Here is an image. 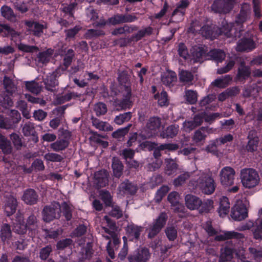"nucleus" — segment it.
I'll use <instances>...</instances> for the list:
<instances>
[{
	"label": "nucleus",
	"instance_id": "obj_1",
	"mask_svg": "<svg viewBox=\"0 0 262 262\" xmlns=\"http://www.w3.org/2000/svg\"><path fill=\"white\" fill-rule=\"evenodd\" d=\"M189 186L193 189L199 188L206 194L213 193L215 184L212 178V173L209 169L199 170L189 182Z\"/></svg>",
	"mask_w": 262,
	"mask_h": 262
},
{
	"label": "nucleus",
	"instance_id": "obj_2",
	"mask_svg": "<svg viewBox=\"0 0 262 262\" xmlns=\"http://www.w3.org/2000/svg\"><path fill=\"white\" fill-rule=\"evenodd\" d=\"M250 6L249 4H244L241 7L239 13L237 16L234 23L226 24L221 28V32L224 33L228 37L238 35L237 31H241L243 23L246 21L250 13Z\"/></svg>",
	"mask_w": 262,
	"mask_h": 262
},
{
	"label": "nucleus",
	"instance_id": "obj_3",
	"mask_svg": "<svg viewBox=\"0 0 262 262\" xmlns=\"http://www.w3.org/2000/svg\"><path fill=\"white\" fill-rule=\"evenodd\" d=\"M240 179L243 186L248 189L256 187L260 181L257 171L251 168L242 169L240 172Z\"/></svg>",
	"mask_w": 262,
	"mask_h": 262
},
{
	"label": "nucleus",
	"instance_id": "obj_4",
	"mask_svg": "<svg viewBox=\"0 0 262 262\" xmlns=\"http://www.w3.org/2000/svg\"><path fill=\"white\" fill-rule=\"evenodd\" d=\"M249 253H246L243 248H241L236 252V255L241 262H250L254 259L257 262L262 260V247H250L248 249Z\"/></svg>",
	"mask_w": 262,
	"mask_h": 262
},
{
	"label": "nucleus",
	"instance_id": "obj_5",
	"mask_svg": "<svg viewBox=\"0 0 262 262\" xmlns=\"http://www.w3.org/2000/svg\"><path fill=\"white\" fill-rule=\"evenodd\" d=\"M167 219L168 216L166 213L164 212L161 213L146 229L148 238L151 239L157 236L166 225Z\"/></svg>",
	"mask_w": 262,
	"mask_h": 262
},
{
	"label": "nucleus",
	"instance_id": "obj_6",
	"mask_svg": "<svg viewBox=\"0 0 262 262\" xmlns=\"http://www.w3.org/2000/svg\"><path fill=\"white\" fill-rule=\"evenodd\" d=\"M61 214V206L59 203L52 202L44 207L42 215V219L46 222H50L55 219H58Z\"/></svg>",
	"mask_w": 262,
	"mask_h": 262
},
{
	"label": "nucleus",
	"instance_id": "obj_7",
	"mask_svg": "<svg viewBox=\"0 0 262 262\" xmlns=\"http://www.w3.org/2000/svg\"><path fill=\"white\" fill-rule=\"evenodd\" d=\"M235 3V0H214L211 8L215 13L225 14L231 11Z\"/></svg>",
	"mask_w": 262,
	"mask_h": 262
},
{
	"label": "nucleus",
	"instance_id": "obj_8",
	"mask_svg": "<svg viewBox=\"0 0 262 262\" xmlns=\"http://www.w3.org/2000/svg\"><path fill=\"white\" fill-rule=\"evenodd\" d=\"M248 215L247 209L242 201L236 202L232 208L231 216L235 221H240L245 219Z\"/></svg>",
	"mask_w": 262,
	"mask_h": 262
},
{
	"label": "nucleus",
	"instance_id": "obj_9",
	"mask_svg": "<svg viewBox=\"0 0 262 262\" xmlns=\"http://www.w3.org/2000/svg\"><path fill=\"white\" fill-rule=\"evenodd\" d=\"M235 171L230 167L226 166L223 168L220 172V181L224 186H231L233 184Z\"/></svg>",
	"mask_w": 262,
	"mask_h": 262
},
{
	"label": "nucleus",
	"instance_id": "obj_10",
	"mask_svg": "<svg viewBox=\"0 0 262 262\" xmlns=\"http://www.w3.org/2000/svg\"><path fill=\"white\" fill-rule=\"evenodd\" d=\"M212 133L213 129L211 128L202 127L194 132L192 141L196 145H202L205 142L207 135Z\"/></svg>",
	"mask_w": 262,
	"mask_h": 262
},
{
	"label": "nucleus",
	"instance_id": "obj_11",
	"mask_svg": "<svg viewBox=\"0 0 262 262\" xmlns=\"http://www.w3.org/2000/svg\"><path fill=\"white\" fill-rule=\"evenodd\" d=\"M150 254L148 249L142 247L138 249L135 253L128 257L129 262H146Z\"/></svg>",
	"mask_w": 262,
	"mask_h": 262
},
{
	"label": "nucleus",
	"instance_id": "obj_12",
	"mask_svg": "<svg viewBox=\"0 0 262 262\" xmlns=\"http://www.w3.org/2000/svg\"><path fill=\"white\" fill-rule=\"evenodd\" d=\"M13 230L14 232L19 234H25L27 228L24 222V215L20 211H18L15 216V219L12 221Z\"/></svg>",
	"mask_w": 262,
	"mask_h": 262
},
{
	"label": "nucleus",
	"instance_id": "obj_13",
	"mask_svg": "<svg viewBox=\"0 0 262 262\" xmlns=\"http://www.w3.org/2000/svg\"><path fill=\"white\" fill-rule=\"evenodd\" d=\"M60 69L58 68L52 73H50L47 75L46 77L43 79V82L47 90L53 91L54 88L58 85V82L56 78L60 75Z\"/></svg>",
	"mask_w": 262,
	"mask_h": 262
},
{
	"label": "nucleus",
	"instance_id": "obj_14",
	"mask_svg": "<svg viewBox=\"0 0 262 262\" xmlns=\"http://www.w3.org/2000/svg\"><path fill=\"white\" fill-rule=\"evenodd\" d=\"M143 230V227L133 223L128 224L126 227V234L132 241L139 240Z\"/></svg>",
	"mask_w": 262,
	"mask_h": 262
},
{
	"label": "nucleus",
	"instance_id": "obj_15",
	"mask_svg": "<svg viewBox=\"0 0 262 262\" xmlns=\"http://www.w3.org/2000/svg\"><path fill=\"white\" fill-rule=\"evenodd\" d=\"M256 43L253 39L244 38L238 41L236 50L239 52H250L256 48Z\"/></svg>",
	"mask_w": 262,
	"mask_h": 262
},
{
	"label": "nucleus",
	"instance_id": "obj_16",
	"mask_svg": "<svg viewBox=\"0 0 262 262\" xmlns=\"http://www.w3.org/2000/svg\"><path fill=\"white\" fill-rule=\"evenodd\" d=\"M17 204V201L14 196L12 195L6 196L4 210L7 216H10L15 212Z\"/></svg>",
	"mask_w": 262,
	"mask_h": 262
},
{
	"label": "nucleus",
	"instance_id": "obj_17",
	"mask_svg": "<svg viewBox=\"0 0 262 262\" xmlns=\"http://www.w3.org/2000/svg\"><path fill=\"white\" fill-rule=\"evenodd\" d=\"M108 173L105 170H101L94 174V183L99 188L105 187L108 183Z\"/></svg>",
	"mask_w": 262,
	"mask_h": 262
},
{
	"label": "nucleus",
	"instance_id": "obj_18",
	"mask_svg": "<svg viewBox=\"0 0 262 262\" xmlns=\"http://www.w3.org/2000/svg\"><path fill=\"white\" fill-rule=\"evenodd\" d=\"M104 219L107 223L108 226L110 228V230L106 227H103V230H104L105 233L108 234L110 235V236L113 238L114 245L115 246H118L120 244V242L117 235L114 231V230L116 228L115 223L113 222L106 215L104 216Z\"/></svg>",
	"mask_w": 262,
	"mask_h": 262
},
{
	"label": "nucleus",
	"instance_id": "obj_19",
	"mask_svg": "<svg viewBox=\"0 0 262 262\" xmlns=\"http://www.w3.org/2000/svg\"><path fill=\"white\" fill-rule=\"evenodd\" d=\"M28 31H31L33 34L39 37L43 33V29L47 28L46 26L40 24L33 21H26L25 23Z\"/></svg>",
	"mask_w": 262,
	"mask_h": 262
},
{
	"label": "nucleus",
	"instance_id": "obj_20",
	"mask_svg": "<svg viewBox=\"0 0 262 262\" xmlns=\"http://www.w3.org/2000/svg\"><path fill=\"white\" fill-rule=\"evenodd\" d=\"M185 205L187 208L191 210L198 209L202 204V200L198 196L187 194L185 197Z\"/></svg>",
	"mask_w": 262,
	"mask_h": 262
},
{
	"label": "nucleus",
	"instance_id": "obj_21",
	"mask_svg": "<svg viewBox=\"0 0 262 262\" xmlns=\"http://www.w3.org/2000/svg\"><path fill=\"white\" fill-rule=\"evenodd\" d=\"M168 200L173 206V209L176 212H183L184 207L183 204L179 203L180 195L176 191L170 192L168 195Z\"/></svg>",
	"mask_w": 262,
	"mask_h": 262
},
{
	"label": "nucleus",
	"instance_id": "obj_22",
	"mask_svg": "<svg viewBox=\"0 0 262 262\" xmlns=\"http://www.w3.org/2000/svg\"><path fill=\"white\" fill-rule=\"evenodd\" d=\"M244 238L243 234L234 231H223L220 234L215 237V240L217 241H224L233 238L242 239Z\"/></svg>",
	"mask_w": 262,
	"mask_h": 262
},
{
	"label": "nucleus",
	"instance_id": "obj_23",
	"mask_svg": "<svg viewBox=\"0 0 262 262\" xmlns=\"http://www.w3.org/2000/svg\"><path fill=\"white\" fill-rule=\"evenodd\" d=\"M118 190L120 194L121 195H132L136 192L137 190V187L136 185H135L129 182L128 180H126L119 185Z\"/></svg>",
	"mask_w": 262,
	"mask_h": 262
},
{
	"label": "nucleus",
	"instance_id": "obj_24",
	"mask_svg": "<svg viewBox=\"0 0 262 262\" xmlns=\"http://www.w3.org/2000/svg\"><path fill=\"white\" fill-rule=\"evenodd\" d=\"M230 204L228 198L225 196H222L220 199V205L218 208V212L221 217H224L229 212Z\"/></svg>",
	"mask_w": 262,
	"mask_h": 262
},
{
	"label": "nucleus",
	"instance_id": "obj_25",
	"mask_svg": "<svg viewBox=\"0 0 262 262\" xmlns=\"http://www.w3.org/2000/svg\"><path fill=\"white\" fill-rule=\"evenodd\" d=\"M21 199L27 204L33 205L37 203L38 195L34 190L28 189L25 191Z\"/></svg>",
	"mask_w": 262,
	"mask_h": 262
},
{
	"label": "nucleus",
	"instance_id": "obj_26",
	"mask_svg": "<svg viewBox=\"0 0 262 262\" xmlns=\"http://www.w3.org/2000/svg\"><path fill=\"white\" fill-rule=\"evenodd\" d=\"M92 123L96 129L101 131L109 132L113 130V127L108 123L101 121L94 117H92Z\"/></svg>",
	"mask_w": 262,
	"mask_h": 262
},
{
	"label": "nucleus",
	"instance_id": "obj_27",
	"mask_svg": "<svg viewBox=\"0 0 262 262\" xmlns=\"http://www.w3.org/2000/svg\"><path fill=\"white\" fill-rule=\"evenodd\" d=\"M12 235L10 226L8 224H4L2 226L0 230V238L1 240L4 243L9 244Z\"/></svg>",
	"mask_w": 262,
	"mask_h": 262
},
{
	"label": "nucleus",
	"instance_id": "obj_28",
	"mask_svg": "<svg viewBox=\"0 0 262 262\" xmlns=\"http://www.w3.org/2000/svg\"><path fill=\"white\" fill-rule=\"evenodd\" d=\"M232 80V77L230 75H226L215 79L211 84L219 88H225L230 84Z\"/></svg>",
	"mask_w": 262,
	"mask_h": 262
},
{
	"label": "nucleus",
	"instance_id": "obj_29",
	"mask_svg": "<svg viewBox=\"0 0 262 262\" xmlns=\"http://www.w3.org/2000/svg\"><path fill=\"white\" fill-rule=\"evenodd\" d=\"M251 74V70L249 67L246 66L244 62H241L238 69L236 78L239 80L247 79Z\"/></svg>",
	"mask_w": 262,
	"mask_h": 262
},
{
	"label": "nucleus",
	"instance_id": "obj_30",
	"mask_svg": "<svg viewBox=\"0 0 262 262\" xmlns=\"http://www.w3.org/2000/svg\"><path fill=\"white\" fill-rule=\"evenodd\" d=\"M3 84L6 92L10 95L12 96L17 92V87L13 81L6 76L4 77Z\"/></svg>",
	"mask_w": 262,
	"mask_h": 262
},
{
	"label": "nucleus",
	"instance_id": "obj_31",
	"mask_svg": "<svg viewBox=\"0 0 262 262\" xmlns=\"http://www.w3.org/2000/svg\"><path fill=\"white\" fill-rule=\"evenodd\" d=\"M165 163V174L168 176H171L174 174L178 168V165L176 162L172 159H166Z\"/></svg>",
	"mask_w": 262,
	"mask_h": 262
},
{
	"label": "nucleus",
	"instance_id": "obj_32",
	"mask_svg": "<svg viewBox=\"0 0 262 262\" xmlns=\"http://www.w3.org/2000/svg\"><path fill=\"white\" fill-rule=\"evenodd\" d=\"M131 96L132 89L128 88L127 91H125V93L123 94L124 98L118 104L119 106L123 110L130 108L133 105L130 100Z\"/></svg>",
	"mask_w": 262,
	"mask_h": 262
},
{
	"label": "nucleus",
	"instance_id": "obj_33",
	"mask_svg": "<svg viewBox=\"0 0 262 262\" xmlns=\"http://www.w3.org/2000/svg\"><path fill=\"white\" fill-rule=\"evenodd\" d=\"M69 145V142L59 139L50 144L51 148L54 151H60L65 150Z\"/></svg>",
	"mask_w": 262,
	"mask_h": 262
},
{
	"label": "nucleus",
	"instance_id": "obj_34",
	"mask_svg": "<svg viewBox=\"0 0 262 262\" xmlns=\"http://www.w3.org/2000/svg\"><path fill=\"white\" fill-rule=\"evenodd\" d=\"M0 149L4 154H10L12 148L11 142L4 135L0 133Z\"/></svg>",
	"mask_w": 262,
	"mask_h": 262
},
{
	"label": "nucleus",
	"instance_id": "obj_35",
	"mask_svg": "<svg viewBox=\"0 0 262 262\" xmlns=\"http://www.w3.org/2000/svg\"><path fill=\"white\" fill-rule=\"evenodd\" d=\"M0 33L4 36H11L12 39L20 35L19 33L16 32L6 24H0Z\"/></svg>",
	"mask_w": 262,
	"mask_h": 262
},
{
	"label": "nucleus",
	"instance_id": "obj_36",
	"mask_svg": "<svg viewBox=\"0 0 262 262\" xmlns=\"http://www.w3.org/2000/svg\"><path fill=\"white\" fill-rule=\"evenodd\" d=\"M112 167L114 175L117 178L120 177L122 174L123 165L118 158L116 157L113 158Z\"/></svg>",
	"mask_w": 262,
	"mask_h": 262
},
{
	"label": "nucleus",
	"instance_id": "obj_37",
	"mask_svg": "<svg viewBox=\"0 0 262 262\" xmlns=\"http://www.w3.org/2000/svg\"><path fill=\"white\" fill-rule=\"evenodd\" d=\"M74 52L72 49H69L66 53L63 60V67H59L61 71L66 70L71 64L74 57Z\"/></svg>",
	"mask_w": 262,
	"mask_h": 262
},
{
	"label": "nucleus",
	"instance_id": "obj_38",
	"mask_svg": "<svg viewBox=\"0 0 262 262\" xmlns=\"http://www.w3.org/2000/svg\"><path fill=\"white\" fill-rule=\"evenodd\" d=\"M118 79L119 83L124 86L125 91H127L128 88L131 89L129 76L126 72H122L120 73Z\"/></svg>",
	"mask_w": 262,
	"mask_h": 262
},
{
	"label": "nucleus",
	"instance_id": "obj_39",
	"mask_svg": "<svg viewBox=\"0 0 262 262\" xmlns=\"http://www.w3.org/2000/svg\"><path fill=\"white\" fill-rule=\"evenodd\" d=\"M177 76L174 72H167L162 76V82L166 86H171L176 81Z\"/></svg>",
	"mask_w": 262,
	"mask_h": 262
},
{
	"label": "nucleus",
	"instance_id": "obj_40",
	"mask_svg": "<svg viewBox=\"0 0 262 262\" xmlns=\"http://www.w3.org/2000/svg\"><path fill=\"white\" fill-rule=\"evenodd\" d=\"M180 82L184 84H189L193 79V75L188 71L182 70L179 74Z\"/></svg>",
	"mask_w": 262,
	"mask_h": 262
},
{
	"label": "nucleus",
	"instance_id": "obj_41",
	"mask_svg": "<svg viewBox=\"0 0 262 262\" xmlns=\"http://www.w3.org/2000/svg\"><path fill=\"white\" fill-rule=\"evenodd\" d=\"M179 125H171L167 127L165 132L161 134V136L163 138H173L176 136L179 131Z\"/></svg>",
	"mask_w": 262,
	"mask_h": 262
},
{
	"label": "nucleus",
	"instance_id": "obj_42",
	"mask_svg": "<svg viewBox=\"0 0 262 262\" xmlns=\"http://www.w3.org/2000/svg\"><path fill=\"white\" fill-rule=\"evenodd\" d=\"M160 126L161 120L157 117L150 118L146 124L147 127L151 131H153L154 133L158 130Z\"/></svg>",
	"mask_w": 262,
	"mask_h": 262
},
{
	"label": "nucleus",
	"instance_id": "obj_43",
	"mask_svg": "<svg viewBox=\"0 0 262 262\" xmlns=\"http://www.w3.org/2000/svg\"><path fill=\"white\" fill-rule=\"evenodd\" d=\"M209 55L210 57L215 60L217 62H221L225 59L226 54L224 51L221 50L214 49L209 52Z\"/></svg>",
	"mask_w": 262,
	"mask_h": 262
},
{
	"label": "nucleus",
	"instance_id": "obj_44",
	"mask_svg": "<svg viewBox=\"0 0 262 262\" xmlns=\"http://www.w3.org/2000/svg\"><path fill=\"white\" fill-rule=\"evenodd\" d=\"M233 255V249L229 247H225L221 251L220 255V260L222 262L228 261L230 260Z\"/></svg>",
	"mask_w": 262,
	"mask_h": 262
},
{
	"label": "nucleus",
	"instance_id": "obj_45",
	"mask_svg": "<svg viewBox=\"0 0 262 262\" xmlns=\"http://www.w3.org/2000/svg\"><path fill=\"white\" fill-rule=\"evenodd\" d=\"M154 98L157 100L158 104L161 106H167L169 102L167 95L166 92L163 91L160 93H157L154 95Z\"/></svg>",
	"mask_w": 262,
	"mask_h": 262
},
{
	"label": "nucleus",
	"instance_id": "obj_46",
	"mask_svg": "<svg viewBox=\"0 0 262 262\" xmlns=\"http://www.w3.org/2000/svg\"><path fill=\"white\" fill-rule=\"evenodd\" d=\"M26 225L29 230L35 232L37 228V219L36 216L33 214L29 216Z\"/></svg>",
	"mask_w": 262,
	"mask_h": 262
},
{
	"label": "nucleus",
	"instance_id": "obj_47",
	"mask_svg": "<svg viewBox=\"0 0 262 262\" xmlns=\"http://www.w3.org/2000/svg\"><path fill=\"white\" fill-rule=\"evenodd\" d=\"M22 132L25 136H35L36 132L34 124L30 122L25 123L23 126Z\"/></svg>",
	"mask_w": 262,
	"mask_h": 262
},
{
	"label": "nucleus",
	"instance_id": "obj_48",
	"mask_svg": "<svg viewBox=\"0 0 262 262\" xmlns=\"http://www.w3.org/2000/svg\"><path fill=\"white\" fill-rule=\"evenodd\" d=\"M26 87L29 92L35 94H38L41 91V86L34 81H27Z\"/></svg>",
	"mask_w": 262,
	"mask_h": 262
},
{
	"label": "nucleus",
	"instance_id": "obj_49",
	"mask_svg": "<svg viewBox=\"0 0 262 262\" xmlns=\"http://www.w3.org/2000/svg\"><path fill=\"white\" fill-rule=\"evenodd\" d=\"M153 29L150 27H148L141 29L138 32L132 36V39H135L137 41L140 40L146 35H150L152 33Z\"/></svg>",
	"mask_w": 262,
	"mask_h": 262
},
{
	"label": "nucleus",
	"instance_id": "obj_50",
	"mask_svg": "<svg viewBox=\"0 0 262 262\" xmlns=\"http://www.w3.org/2000/svg\"><path fill=\"white\" fill-rule=\"evenodd\" d=\"M132 116L131 112H128L117 116L114 119V122L118 125H121L123 123L130 120Z\"/></svg>",
	"mask_w": 262,
	"mask_h": 262
},
{
	"label": "nucleus",
	"instance_id": "obj_51",
	"mask_svg": "<svg viewBox=\"0 0 262 262\" xmlns=\"http://www.w3.org/2000/svg\"><path fill=\"white\" fill-rule=\"evenodd\" d=\"M2 15L8 20H13L15 18L13 10L7 6H3L1 9Z\"/></svg>",
	"mask_w": 262,
	"mask_h": 262
},
{
	"label": "nucleus",
	"instance_id": "obj_52",
	"mask_svg": "<svg viewBox=\"0 0 262 262\" xmlns=\"http://www.w3.org/2000/svg\"><path fill=\"white\" fill-rule=\"evenodd\" d=\"M44 159L48 162H60L63 158L60 155L54 152H48L43 156Z\"/></svg>",
	"mask_w": 262,
	"mask_h": 262
},
{
	"label": "nucleus",
	"instance_id": "obj_53",
	"mask_svg": "<svg viewBox=\"0 0 262 262\" xmlns=\"http://www.w3.org/2000/svg\"><path fill=\"white\" fill-rule=\"evenodd\" d=\"M17 48L20 51L26 53L37 52L39 48L35 46H30L23 43H19L17 45Z\"/></svg>",
	"mask_w": 262,
	"mask_h": 262
},
{
	"label": "nucleus",
	"instance_id": "obj_54",
	"mask_svg": "<svg viewBox=\"0 0 262 262\" xmlns=\"http://www.w3.org/2000/svg\"><path fill=\"white\" fill-rule=\"evenodd\" d=\"M199 210L200 213H208L213 209V201L211 200H207L201 204Z\"/></svg>",
	"mask_w": 262,
	"mask_h": 262
},
{
	"label": "nucleus",
	"instance_id": "obj_55",
	"mask_svg": "<svg viewBox=\"0 0 262 262\" xmlns=\"http://www.w3.org/2000/svg\"><path fill=\"white\" fill-rule=\"evenodd\" d=\"M185 96L187 101L190 104H194L197 101L198 95L195 91L187 90L185 92Z\"/></svg>",
	"mask_w": 262,
	"mask_h": 262
},
{
	"label": "nucleus",
	"instance_id": "obj_56",
	"mask_svg": "<svg viewBox=\"0 0 262 262\" xmlns=\"http://www.w3.org/2000/svg\"><path fill=\"white\" fill-rule=\"evenodd\" d=\"M94 111L98 116L104 115L107 112L106 105L102 102L96 103L94 106Z\"/></svg>",
	"mask_w": 262,
	"mask_h": 262
},
{
	"label": "nucleus",
	"instance_id": "obj_57",
	"mask_svg": "<svg viewBox=\"0 0 262 262\" xmlns=\"http://www.w3.org/2000/svg\"><path fill=\"white\" fill-rule=\"evenodd\" d=\"M51 55V53L48 51L40 52L37 55L38 63L45 64L49 62Z\"/></svg>",
	"mask_w": 262,
	"mask_h": 262
},
{
	"label": "nucleus",
	"instance_id": "obj_58",
	"mask_svg": "<svg viewBox=\"0 0 262 262\" xmlns=\"http://www.w3.org/2000/svg\"><path fill=\"white\" fill-rule=\"evenodd\" d=\"M258 138L257 137H255L252 139H249L248 144L246 146L247 150L250 152H253L256 150L258 146Z\"/></svg>",
	"mask_w": 262,
	"mask_h": 262
},
{
	"label": "nucleus",
	"instance_id": "obj_59",
	"mask_svg": "<svg viewBox=\"0 0 262 262\" xmlns=\"http://www.w3.org/2000/svg\"><path fill=\"white\" fill-rule=\"evenodd\" d=\"M90 133L91 136L89 137V140L92 143H103L104 145H107L108 143L107 142H104L100 139V135L98 134L96 132L90 130Z\"/></svg>",
	"mask_w": 262,
	"mask_h": 262
},
{
	"label": "nucleus",
	"instance_id": "obj_60",
	"mask_svg": "<svg viewBox=\"0 0 262 262\" xmlns=\"http://www.w3.org/2000/svg\"><path fill=\"white\" fill-rule=\"evenodd\" d=\"M166 235L169 241H173L177 237V230L173 226H168L165 229Z\"/></svg>",
	"mask_w": 262,
	"mask_h": 262
},
{
	"label": "nucleus",
	"instance_id": "obj_61",
	"mask_svg": "<svg viewBox=\"0 0 262 262\" xmlns=\"http://www.w3.org/2000/svg\"><path fill=\"white\" fill-rule=\"evenodd\" d=\"M190 177L189 172H185L180 175L173 180V185L175 186H179L183 184L185 181Z\"/></svg>",
	"mask_w": 262,
	"mask_h": 262
},
{
	"label": "nucleus",
	"instance_id": "obj_62",
	"mask_svg": "<svg viewBox=\"0 0 262 262\" xmlns=\"http://www.w3.org/2000/svg\"><path fill=\"white\" fill-rule=\"evenodd\" d=\"M132 124H129L125 127L119 128L112 134V136L115 138H119L124 136L128 132Z\"/></svg>",
	"mask_w": 262,
	"mask_h": 262
},
{
	"label": "nucleus",
	"instance_id": "obj_63",
	"mask_svg": "<svg viewBox=\"0 0 262 262\" xmlns=\"http://www.w3.org/2000/svg\"><path fill=\"white\" fill-rule=\"evenodd\" d=\"M235 63V62L233 60H229L225 67L219 68L217 70V73L219 74H223L228 72L233 68Z\"/></svg>",
	"mask_w": 262,
	"mask_h": 262
},
{
	"label": "nucleus",
	"instance_id": "obj_64",
	"mask_svg": "<svg viewBox=\"0 0 262 262\" xmlns=\"http://www.w3.org/2000/svg\"><path fill=\"white\" fill-rule=\"evenodd\" d=\"M75 96L73 93H69L62 96H58L55 100L57 104H61L70 100Z\"/></svg>",
	"mask_w": 262,
	"mask_h": 262
}]
</instances>
